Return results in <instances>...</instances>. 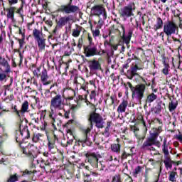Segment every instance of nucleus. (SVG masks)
I'll use <instances>...</instances> for the list:
<instances>
[{"mask_svg": "<svg viewBox=\"0 0 182 182\" xmlns=\"http://www.w3.org/2000/svg\"><path fill=\"white\" fill-rule=\"evenodd\" d=\"M55 86H58V83L55 82L50 85V89L45 90V97L51 99V100L50 111L48 112L46 109L40 111V119H43L44 122L43 129H46L48 124H52L54 130H58L56 126L58 127L62 126V121L57 119L58 115L55 114V110H63L65 109V102L62 94L55 90L50 92V89L55 87Z\"/></svg>", "mask_w": 182, "mask_h": 182, "instance_id": "obj_1", "label": "nucleus"}, {"mask_svg": "<svg viewBox=\"0 0 182 182\" xmlns=\"http://www.w3.org/2000/svg\"><path fill=\"white\" fill-rule=\"evenodd\" d=\"M139 78L144 83L138 84L135 87L133 86L130 82H127V85H128L132 93V99H136L138 102H141V100H143V97H144V93L146 92V86H150V83H147L146 79L141 76H140Z\"/></svg>", "mask_w": 182, "mask_h": 182, "instance_id": "obj_2", "label": "nucleus"}, {"mask_svg": "<svg viewBox=\"0 0 182 182\" xmlns=\"http://www.w3.org/2000/svg\"><path fill=\"white\" fill-rule=\"evenodd\" d=\"M114 21L117 22V24H113L109 27V35H112V33H117V32L121 35L122 31L119 30V28H121L122 31V39L123 43L129 45L132 40V36H133V29H129L128 31L127 36H126V27H124V24L121 23L116 18Z\"/></svg>", "mask_w": 182, "mask_h": 182, "instance_id": "obj_3", "label": "nucleus"}, {"mask_svg": "<svg viewBox=\"0 0 182 182\" xmlns=\"http://www.w3.org/2000/svg\"><path fill=\"white\" fill-rule=\"evenodd\" d=\"M30 70L33 71V74L36 77H41V81L43 86H48L52 84L53 80H48L49 75H48V70L45 68L42 69V66L36 67V65L33 64L30 67Z\"/></svg>", "mask_w": 182, "mask_h": 182, "instance_id": "obj_4", "label": "nucleus"}, {"mask_svg": "<svg viewBox=\"0 0 182 182\" xmlns=\"http://www.w3.org/2000/svg\"><path fill=\"white\" fill-rule=\"evenodd\" d=\"M87 121L91 125V127H93V125L95 124L97 129H103L105 127L103 122V117L97 112H92L90 114Z\"/></svg>", "mask_w": 182, "mask_h": 182, "instance_id": "obj_5", "label": "nucleus"}, {"mask_svg": "<svg viewBox=\"0 0 182 182\" xmlns=\"http://www.w3.org/2000/svg\"><path fill=\"white\" fill-rule=\"evenodd\" d=\"M85 157L87 159V162L92 166V167L97 168L100 171L103 170V167H102V162L99 163V159L95 153L87 152L85 154Z\"/></svg>", "mask_w": 182, "mask_h": 182, "instance_id": "obj_6", "label": "nucleus"}, {"mask_svg": "<svg viewBox=\"0 0 182 182\" xmlns=\"http://www.w3.org/2000/svg\"><path fill=\"white\" fill-rule=\"evenodd\" d=\"M72 1L70 0L67 5L59 6L57 12H61L62 14H76V12H79L80 9L77 6L72 5Z\"/></svg>", "mask_w": 182, "mask_h": 182, "instance_id": "obj_7", "label": "nucleus"}, {"mask_svg": "<svg viewBox=\"0 0 182 182\" xmlns=\"http://www.w3.org/2000/svg\"><path fill=\"white\" fill-rule=\"evenodd\" d=\"M177 29H178V26L173 21H168L164 23V32L167 38H171L172 35H176Z\"/></svg>", "mask_w": 182, "mask_h": 182, "instance_id": "obj_8", "label": "nucleus"}, {"mask_svg": "<svg viewBox=\"0 0 182 182\" xmlns=\"http://www.w3.org/2000/svg\"><path fill=\"white\" fill-rule=\"evenodd\" d=\"M90 14L92 16L100 17L102 15L103 19H107V14L106 13V9L102 4H97L91 8Z\"/></svg>", "mask_w": 182, "mask_h": 182, "instance_id": "obj_9", "label": "nucleus"}, {"mask_svg": "<svg viewBox=\"0 0 182 182\" xmlns=\"http://www.w3.org/2000/svg\"><path fill=\"white\" fill-rule=\"evenodd\" d=\"M135 9L136 5L134 4V3H131L120 9L119 15L122 18H130L131 16H134L133 11H134Z\"/></svg>", "mask_w": 182, "mask_h": 182, "instance_id": "obj_10", "label": "nucleus"}, {"mask_svg": "<svg viewBox=\"0 0 182 182\" xmlns=\"http://www.w3.org/2000/svg\"><path fill=\"white\" fill-rule=\"evenodd\" d=\"M84 53L86 58H92V56H97L100 55V50H97V47L95 45H88L84 47Z\"/></svg>", "mask_w": 182, "mask_h": 182, "instance_id": "obj_11", "label": "nucleus"}, {"mask_svg": "<svg viewBox=\"0 0 182 182\" xmlns=\"http://www.w3.org/2000/svg\"><path fill=\"white\" fill-rule=\"evenodd\" d=\"M152 124L158 127H154L151 129L149 133H158L160 134L163 132V126H164V123H163V119L160 118H154L151 120Z\"/></svg>", "mask_w": 182, "mask_h": 182, "instance_id": "obj_12", "label": "nucleus"}, {"mask_svg": "<svg viewBox=\"0 0 182 182\" xmlns=\"http://www.w3.org/2000/svg\"><path fill=\"white\" fill-rule=\"evenodd\" d=\"M150 136L148 137L146 139L149 141L148 146H156L159 149L161 147V143L159 141H157L159 139V136L160 134L159 133H149Z\"/></svg>", "mask_w": 182, "mask_h": 182, "instance_id": "obj_13", "label": "nucleus"}, {"mask_svg": "<svg viewBox=\"0 0 182 182\" xmlns=\"http://www.w3.org/2000/svg\"><path fill=\"white\" fill-rule=\"evenodd\" d=\"M48 147L50 153H55L56 151V140H58V136L53 134V136H47Z\"/></svg>", "mask_w": 182, "mask_h": 182, "instance_id": "obj_14", "label": "nucleus"}, {"mask_svg": "<svg viewBox=\"0 0 182 182\" xmlns=\"http://www.w3.org/2000/svg\"><path fill=\"white\" fill-rule=\"evenodd\" d=\"M141 68L137 65V64H135L134 65H132L130 67V69L127 70V79H129L130 80H132L134 76H139V73H137V70H141Z\"/></svg>", "mask_w": 182, "mask_h": 182, "instance_id": "obj_15", "label": "nucleus"}, {"mask_svg": "<svg viewBox=\"0 0 182 182\" xmlns=\"http://www.w3.org/2000/svg\"><path fill=\"white\" fill-rule=\"evenodd\" d=\"M149 143L151 142H149V141L146 139L141 147V150H144L145 151H154V153L151 152V154L152 156H157V154H159V151L156 149V148L153 147V145H149Z\"/></svg>", "mask_w": 182, "mask_h": 182, "instance_id": "obj_16", "label": "nucleus"}, {"mask_svg": "<svg viewBox=\"0 0 182 182\" xmlns=\"http://www.w3.org/2000/svg\"><path fill=\"white\" fill-rule=\"evenodd\" d=\"M38 148L33 144L30 145L27 157H28L31 163H33L35 159L38 157Z\"/></svg>", "mask_w": 182, "mask_h": 182, "instance_id": "obj_17", "label": "nucleus"}, {"mask_svg": "<svg viewBox=\"0 0 182 182\" xmlns=\"http://www.w3.org/2000/svg\"><path fill=\"white\" fill-rule=\"evenodd\" d=\"M166 95L170 100L168 105L169 112H174L177 109V106H178V101L174 97H171L170 94H166Z\"/></svg>", "mask_w": 182, "mask_h": 182, "instance_id": "obj_18", "label": "nucleus"}, {"mask_svg": "<svg viewBox=\"0 0 182 182\" xmlns=\"http://www.w3.org/2000/svg\"><path fill=\"white\" fill-rule=\"evenodd\" d=\"M88 64L91 72H93V70H102V65L96 60H90Z\"/></svg>", "mask_w": 182, "mask_h": 182, "instance_id": "obj_19", "label": "nucleus"}, {"mask_svg": "<svg viewBox=\"0 0 182 182\" xmlns=\"http://www.w3.org/2000/svg\"><path fill=\"white\" fill-rule=\"evenodd\" d=\"M166 106V104L163 102V101H159L156 106L154 107H151L150 111L148 112V116L150 114V113H152V114H160L161 113V105Z\"/></svg>", "mask_w": 182, "mask_h": 182, "instance_id": "obj_20", "label": "nucleus"}, {"mask_svg": "<svg viewBox=\"0 0 182 182\" xmlns=\"http://www.w3.org/2000/svg\"><path fill=\"white\" fill-rule=\"evenodd\" d=\"M22 123H19V132L21 137L23 138V140L31 139V132H29V129H28V125L24 126L23 129H21V126Z\"/></svg>", "mask_w": 182, "mask_h": 182, "instance_id": "obj_21", "label": "nucleus"}, {"mask_svg": "<svg viewBox=\"0 0 182 182\" xmlns=\"http://www.w3.org/2000/svg\"><path fill=\"white\" fill-rule=\"evenodd\" d=\"M0 66L5 68L4 73H11V65H9V63L8 60L5 59L2 56H0Z\"/></svg>", "mask_w": 182, "mask_h": 182, "instance_id": "obj_22", "label": "nucleus"}, {"mask_svg": "<svg viewBox=\"0 0 182 182\" xmlns=\"http://www.w3.org/2000/svg\"><path fill=\"white\" fill-rule=\"evenodd\" d=\"M75 143L76 144H78V146H80V143H81L82 147H85V144L89 146L93 144V142L90 141V138H89V136L84 137L83 139H77Z\"/></svg>", "mask_w": 182, "mask_h": 182, "instance_id": "obj_23", "label": "nucleus"}, {"mask_svg": "<svg viewBox=\"0 0 182 182\" xmlns=\"http://www.w3.org/2000/svg\"><path fill=\"white\" fill-rule=\"evenodd\" d=\"M72 16H65L60 17L58 22V26L60 28H62V26H65L68 23V22H70L72 21Z\"/></svg>", "mask_w": 182, "mask_h": 182, "instance_id": "obj_24", "label": "nucleus"}, {"mask_svg": "<svg viewBox=\"0 0 182 182\" xmlns=\"http://www.w3.org/2000/svg\"><path fill=\"white\" fill-rule=\"evenodd\" d=\"M164 22L163 19L160 17H157L156 20V23L154 25L153 29L155 32H157L159 29H164Z\"/></svg>", "mask_w": 182, "mask_h": 182, "instance_id": "obj_25", "label": "nucleus"}, {"mask_svg": "<svg viewBox=\"0 0 182 182\" xmlns=\"http://www.w3.org/2000/svg\"><path fill=\"white\" fill-rule=\"evenodd\" d=\"M58 69L62 70V72H64V73H66L68 69H69V63L63 62V58H60L58 61Z\"/></svg>", "mask_w": 182, "mask_h": 182, "instance_id": "obj_26", "label": "nucleus"}, {"mask_svg": "<svg viewBox=\"0 0 182 182\" xmlns=\"http://www.w3.org/2000/svg\"><path fill=\"white\" fill-rule=\"evenodd\" d=\"M116 142L114 144H112L111 145V150L113 151V153L119 154L120 153V150L122 149V144H120V139L117 138L116 139Z\"/></svg>", "mask_w": 182, "mask_h": 182, "instance_id": "obj_27", "label": "nucleus"}, {"mask_svg": "<svg viewBox=\"0 0 182 182\" xmlns=\"http://www.w3.org/2000/svg\"><path fill=\"white\" fill-rule=\"evenodd\" d=\"M15 11H16V7L10 6L9 8L6 9V16L8 19L14 21L15 19Z\"/></svg>", "mask_w": 182, "mask_h": 182, "instance_id": "obj_28", "label": "nucleus"}, {"mask_svg": "<svg viewBox=\"0 0 182 182\" xmlns=\"http://www.w3.org/2000/svg\"><path fill=\"white\" fill-rule=\"evenodd\" d=\"M29 112V102H28V100H25L22 105H21V107L20 109V113L21 114V117L22 116H25L26 113H28Z\"/></svg>", "mask_w": 182, "mask_h": 182, "instance_id": "obj_29", "label": "nucleus"}, {"mask_svg": "<svg viewBox=\"0 0 182 182\" xmlns=\"http://www.w3.org/2000/svg\"><path fill=\"white\" fill-rule=\"evenodd\" d=\"M86 82V80H85V79L82 77H79L77 75H75L73 80V83L74 85H76L77 87V90H79V87L81 85H85V82Z\"/></svg>", "mask_w": 182, "mask_h": 182, "instance_id": "obj_30", "label": "nucleus"}, {"mask_svg": "<svg viewBox=\"0 0 182 182\" xmlns=\"http://www.w3.org/2000/svg\"><path fill=\"white\" fill-rule=\"evenodd\" d=\"M63 127L65 129V132L68 134L75 137V135L73 134V129H72V121L68 122L65 124L63 125Z\"/></svg>", "mask_w": 182, "mask_h": 182, "instance_id": "obj_31", "label": "nucleus"}, {"mask_svg": "<svg viewBox=\"0 0 182 182\" xmlns=\"http://www.w3.org/2000/svg\"><path fill=\"white\" fill-rule=\"evenodd\" d=\"M133 123H142L144 127L147 129V127L146 126V122H144V118L141 113L136 114V118L134 117Z\"/></svg>", "mask_w": 182, "mask_h": 182, "instance_id": "obj_32", "label": "nucleus"}, {"mask_svg": "<svg viewBox=\"0 0 182 182\" xmlns=\"http://www.w3.org/2000/svg\"><path fill=\"white\" fill-rule=\"evenodd\" d=\"M170 143L167 142V138L164 139V142L162 144V151L166 157L169 156L170 153L168 152V146Z\"/></svg>", "mask_w": 182, "mask_h": 182, "instance_id": "obj_33", "label": "nucleus"}, {"mask_svg": "<svg viewBox=\"0 0 182 182\" xmlns=\"http://www.w3.org/2000/svg\"><path fill=\"white\" fill-rule=\"evenodd\" d=\"M36 41L38 43L39 50H45V48H46V39H45L43 37H41V38H38V40Z\"/></svg>", "mask_w": 182, "mask_h": 182, "instance_id": "obj_34", "label": "nucleus"}, {"mask_svg": "<svg viewBox=\"0 0 182 182\" xmlns=\"http://www.w3.org/2000/svg\"><path fill=\"white\" fill-rule=\"evenodd\" d=\"M129 102L127 100H123L122 102L119 105L117 112L120 113H124L126 112V109L127 108V105Z\"/></svg>", "mask_w": 182, "mask_h": 182, "instance_id": "obj_35", "label": "nucleus"}, {"mask_svg": "<svg viewBox=\"0 0 182 182\" xmlns=\"http://www.w3.org/2000/svg\"><path fill=\"white\" fill-rule=\"evenodd\" d=\"M155 100H157V95L154 94V92H151V94H149L146 96V98L145 100L146 105L153 103Z\"/></svg>", "mask_w": 182, "mask_h": 182, "instance_id": "obj_36", "label": "nucleus"}, {"mask_svg": "<svg viewBox=\"0 0 182 182\" xmlns=\"http://www.w3.org/2000/svg\"><path fill=\"white\" fill-rule=\"evenodd\" d=\"M164 164H165V168L168 170V168H173V164H174V161L171 160V159L168 156L166 157V159L164 161Z\"/></svg>", "mask_w": 182, "mask_h": 182, "instance_id": "obj_37", "label": "nucleus"}, {"mask_svg": "<svg viewBox=\"0 0 182 182\" xmlns=\"http://www.w3.org/2000/svg\"><path fill=\"white\" fill-rule=\"evenodd\" d=\"M11 109L13 110V113L18 118L20 119V123H23V121H22V116L21 114V110L18 109V106L16 105H12Z\"/></svg>", "mask_w": 182, "mask_h": 182, "instance_id": "obj_38", "label": "nucleus"}, {"mask_svg": "<svg viewBox=\"0 0 182 182\" xmlns=\"http://www.w3.org/2000/svg\"><path fill=\"white\" fill-rule=\"evenodd\" d=\"M126 151L127 156L129 157H133L134 154H136V147L134 146H129L124 149Z\"/></svg>", "mask_w": 182, "mask_h": 182, "instance_id": "obj_39", "label": "nucleus"}, {"mask_svg": "<svg viewBox=\"0 0 182 182\" xmlns=\"http://www.w3.org/2000/svg\"><path fill=\"white\" fill-rule=\"evenodd\" d=\"M163 65H164V68L161 70V73H163V75H165V76H167V75H168V72H170V64H168V63L166 62V60H164Z\"/></svg>", "mask_w": 182, "mask_h": 182, "instance_id": "obj_40", "label": "nucleus"}, {"mask_svg": "<svg viewBox=\"0 0 182 182\" xmlns=\"http://www.w3.org/2000/svg\"><path fill=\"white\" fill-rule=\"evenodd\" d=\"M41 35H42V33L41 32L40 30L36 29V28H34L33 30V36L35 41H38V39H41V38H43L41 36Z\"/></svg>", "mask_w": 182, "mask_h": 182, "instance_id": "obj_41", "label": "nucleus"}, {"mask_svg": "<svg viewBox=\"0 0 182 182\" xmlns=\"http://www.w3.org/2000/svg\"><path fill=\"white\" fill-rule=\"evenodd\" d=\"M168 174H169V176H168L169 181H171V182H176L177 181V176H178L177 172H176V171H169Z\"/></svg>", "mask_w": 182, "mask_h": 182, "instance_id": "obj_42", "label": "nucleus"}, {"mask_svg": "<svg viewBox=\"0 0 182 182\" xmlns=\"http://www.w3.org/2000/svg\"><path fill=\"white\" fill-rule=\"evenodd\" d=\"M92 129L93 127H92V125H90L89 127L81 129V132L82 134H84V137H89L87 134H89Z\"/></svg>", "mask_w": 182, "mask_h": 182, "instance_id": "obj_43", "label": "nucleus"}, {"mask_svg": "<svg viewBox=\"0 0 182 182\" xmlns=\"http://www.w3.org/2000/svg\"><path fill=\"white\" fill-rule=\"evenodd\" d=\"M7 182H16L19 181V175L18 173H14L13 175H10V176L8 178Z\"/></svg>", "mask_w": 182, "mask_h": 182, "instance_id": "obj_44", "label": "nucleus"}, {"mask_svg": "<svg viewBox=\"0 0 182 182\" xmlns=\"http://www.w3.org/2000/svg\"><path fill=\"white\" fill-rule=\"evenodd\" d=\"M41 164H43V166L40 165V167L41 168H45V166H50V159L49 158H47V159L43 158L41 161Z\"/></svg>", "mask_w": 182, "mask_h": 182, "instance_id": "obj_45", "label": "nucleus"}, {"mask_svg": "<svg viewBox=\"0 0 182 182\" xmlns=\"http://www.w3.org/2000/svg\"><path fill=\"white\" fill-rule=\"evenodd\" d=\"M143 168H144V167H143L141 166H137L135 168L134 171L133 172L134 177H137V176H139V174H140V173H141V170H143Z\"/></svg>", "mask_w": 182, "mask_h": 182, "instance_id": "obj_46", "label": "nucleus"}, {"mask_svg": "<svg viewBox=\"0 0 182 182\" xmlns=\"http://www.w3.org/2000/svg\"><path fill=\"white\" fill-rule=\"evenodd\" d=\"M42 134L38 133V134H33L32 137V141L33 143H38L41 140V137H42Z\"/></svg>", "mask_w": 182, "mask_h": 182, "instance_id": "obj_47", "label": "nucleus"}, {"mask_svg": "<svg viewBox=\"0 0 182 182\" xmlns=\"http://www.w3.org/2000/svg\"><path fill=\"white\" fill-rule=\"evenodd\" d=\"M14 39L16 41H18L19 43V49L23 48V45H25V37H21V38H18L17 37H15Z\"/></svg>", "mask_w": 182, "mask_h": 182, "instance_id": "obj_48", "label": "nucleus"}, {"mask_svg": "<svg viewBox=\"0 0 182 182\" xmlns=\"http://www.w3.org/2000/svg\"><path fill=\"white\" fill-rule=\"evenodd\" d=\"M23 6H25V4L21 3L20 7L16 11V14H18L21 18H23V14H22Z\"/></svg>", "mask_w": 182, "mask_h": 182, "instance_id": "obj_49", "label": "nucleus"}, {"mask_svg": "<svg viewBox=\"0 0 182 182\" xmlns=\"http://www.w3.org/2000/svg\"><path fill=\"white\" fill-rule=\"evenodd\" d=\"M98 18H99L98 23L96 22V21H94V24H95V25H97V28L98 29H102V26H103V19H102V18H100V16L98 17ZM97 23H98V24H97Z\"/></svg>", "mask_w": 182, "mask_h": 182, "instance_id": "obj_50", "label": "nucleus"}, {"mask_svg": "<svg viewBox=\"0 0 182 182\" xmlns=\"http://www.w3.org/2000/svg\"><path fill=\"white\" fill-rule=\"evenodd\" d=\"M100 28H97L95 30H93V28H92V36L94 38H97L100 35V30H99Z\"/></svg>", "mask_w": 182, "mask_h": 182, "instance_id": "obj_51", "label": "nucleus"}, {"mask_svg": "<svg viewBox=\"0 0 182 182\" xmlns=\"http://www.w3.org/2000/svg\"><path fill=\"white\" fill-rule=\"evenodd\" d=\"M133 130H134V133L136 137V139H138V140H141V136L140 135H139V134H137V132H139V127H137L136 126H134L132 127Z\"/></svg>", "mask_w": 182, "mask_h": 182, "instance_id": "obj_52", "label": "nucleus"}, {"mask_svg": "<svg viewBox=\"0 0 182 182\" xmlns=\"http://www.w3.org/2000/svg\"><path fill=\"white\" fill-rule=\"evenodd\" d=\"M80 35V30L77 28H75L73 30L72 36H73L74 38H78Z\"/></svg>", "mask_w": 182, "mask_h": 182, "instance_id": "obj_53", "label": "nucleus"}, {"mask_svg": "<svg viewBox=\"0 0 182 182\" xmlns=\"http://www.w3.org/2000/svg\"><path fill=\"white\" fill-rule=\"evenodd\" d=\"M24 140L25 139H23L22 136L20 137V136H16V143H18V146L23 144Z\"/></svg>", "mask_w": 182, "mask_h": 182, "instance_id": "obj_54", "label": "nucleus"}, {"mask_svg": "<svg viewBox=\"0 0 182 182\" xmlns=\"http://www.w3.org/2000/svg\"><path fill=\"white\" fill-rule=\"evenodd\" d=\"M112 182H122V177L120 175H115L113 176Z\"/></svg>", "mask_w": 182, "mask_h": 182, "instance_id": "obj_55", "label": "nucleus"}, {"mask_svg": "<svg viewBox=\"0 0 182 182\" xmlns=\"http://www.w3.org/2000/svg\"><path fill=\"white\" fill-rule=\"evenodd\" d=\"M21 149V153H23V154H25V156L26 157H28V151H26V146H23L22 144L21 146H18Z\"/></svg>", "mask_w": 182, "mask_h": 182, "instance_id": "obj_56", "label": "nucleus"}, {"mask_svg": "<svg viewBox=\"0 0 182 182\" xmlns=\"http://www.w3.org/2000/svg\"><path fill=\"white\" fill-rule=\"evenodd\" d=\"M68 96H76V91L72 88H69L67 91Z\"/></svg>", "mask_w": 182, "mask_h": 182, "instance_id": "obj_57", "label": "nucleus"}, {"mask_svg": "<svg viewBox=\"0 0 182 182\" xmlns=\"http://www.w3.org/2000/svg\"><path fill=\"white\" fill-rule=\"evenodd\" d=\"M82 46H83V38H79L78 43L77 45V48H78V50H80L82 49Z\"/></svg>", "mask_w": 182, "mask_h": 182, "instance_id": "obj_58", "label": "nucleus"}, {"mask_svg": "<svg viewBox=\"0 0 182 182\" xmlns=\"http://www.w3.org/2000/svg\"><path fill=\"white\" fill-rule=\"evenodd\" d=\"M121 159L122 160H126V159H127V157H130L129 155H127V152L125 151V149H124L122 154L120 156Z\"/></svg>", "mask_w": 182, "mask_h": 182, "instance_id": "obj_59", "label": "nucleus"}, {"mask_svg": "<svg viewBox=\"0 0 182 182\" xmlns=\"http://www.w3.org/2000/svg\"><path fill=\"white\" fill-rule=\"evenodd\" d=\"M87 85H89V82H86V81L84 82V84L81 85L80 87H78V89L80 90L81 89H82V90L86 91V90L87 89Z\"/></svg>", "mask_w": 182, "mask_h": 182, "instance_id": "obj_60", "label": "nucleus"}, {"mask_svg": "<svg viewBox=\"0 0 182 182\" xmlns=\"http://www.w3.org/2000/svg\"><path fill=\"white\" fill-rule=\"evenodd\" d=\"M33 172L32 171H29L28 169H26L24 171H23L22 177H25V176H31V174H33Z\"/></svg>", "mask_w": 182, "mask_h": 182, "instance_id": "obj_61", "label": "nucleus"}, {"mask_svg": "<svg viewBox=\"0 0 182 182\" xmlns=\"http://www.w3.org/2000/svg\"><path fill=\"white\" fill-rule=\"evenodd\" d=\"M68 50H65L64 53V55L65 56H70L72 55V50H73V48H71L70 47H68Z\"/></svg>", "mask_w": 182, "mask_h": 182, "instance_id": "obj_62", "label": "nucleus"}, {"mask_svg": "<svg viewBox=\"0 0 182 182\" xmlns=\"http://www.w3.org/2000/svg\"><path fill=\"white\" fill-rule=\"evenodd\" d=\"M18 35H21V38H26L25 29L22 30V27H18Z\"/></svg>", "mask_w": 182, "mask_h": 182, "instance_id": "obj_63", "label": "nucleus"}, {"mask_svg": "<svg viewBox=\"0 0 182 182\" xmlns=\"http://www.w3.org/2000/svg\"><path fill=\"white\" fill-rule=\"evenodd\" d=\"M9 2V6H12L14 5H16L18 2H19V0H7Z\"/></svg>", "mask_w": 182, "mask_h": 182, "instance_id": "obj_64", "label": "nucleus"}]
</instances>
